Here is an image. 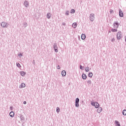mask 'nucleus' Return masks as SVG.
Wrapping results in <instances>:
<instances>
[{"instance_id": "5701e85b", "label": "nucleus", "mask_w": 126, "mask_h": 126, "mask_svg": "<svg viewBox=\"0 0 126 126\" xmlns=\"http://www.w3.org/2000/svg\"><path fill=\"white\" fill-rule=\"evenodd\" d=\"M92 76H93V73H92V72L89 73V77H92Z\"/></svg>"}, {"instance_id": "1a4fd4ad", "label": "nucleus", "mask_w": 126, "mask_h": 126, "mask_svg": "<svg viewBox=\"0 0 126 126\" xmlns=\"http://www.w3.org/2000/svg\"><path fill=\"white\" fill-rule=\"evenodd\" d=\"M61 74L62 76H65V75H66V72H65V70H63L61 72Z\"/></svg>"}, {"instance_id": "bb28decb", "label": "nucleus", "mask_w": 126, "mask_h": 126, "mask_svg": "<svg viewBox=\"0 0 126 126\" xmlns=\"http://www.w3.org/2000/svg\"><path fill=\"white\" fill-rule=\"evenodd\" d=\"M75 103H79V99L78 98H76Z\"/></svg>"}, {"instance_id": "f3484780", "label": "nucleus", "mask_w": 126, "mask_h": 126, "mask_svg": "<svg viewBox=\"0 0 126 126\" xmlns=\"http://www.w3.org/2000/svg\"><path fill=\"white\" fill-rule=\"evenodd\" d=\"M85 38H86V36L85 34H82V35H81V39H82V40H85Z\"/></svg>"}, {"instance_id": "0eeeda50", "label": "nucleus", "mask_w": 126, "mask_h": 126, "mask_svg": "<svg viewBox=\"0 0 126 126\" xmlns=\"http://www.w3.org/2000/svg\"><path fill=\"white\" fill-rule=\"evenodd\" d=\"M119 16L120 17H124V13L121 9H119Z\"/></svg>"}, {"instance_id": "9b49d317", "label": "nucleus", "mask_w": 126, "mask_h": 126, "mask_svg": "<svg viewBox=\"0 0 126 126\" xmlns=\"http://www.w3.org/2000/svg\"><path fill=\"white\" fill-rule=\"evenodd\" d=\"M94 107H95V108H96V109H97V108H99V107H100V105L99 104V103H98V102H95Z\"/></svg>"}, {"instance_id": "dca6fc26", "label": "nucleus", "mask_w": 126, "mask_h": 126, "mask_svg": "<svg viewBox=\"0 0 126 126\" xmlns=\"http://www.w3.org/2000/svg\"><path fill=\"white\" fill-rule=\"evenodd\" d=\"M25 86V84L24 83H22L20 86V88H24Z\"/></svg>"}, {"instance_id": "58836bf2", "label": "nucleus", "mask_w": 126, "mask_h": 126, "mask_svg": "<svg viewBox=\"0 0 126 126\" xmlns=\"http://www.w3.org/2000/svg\"><path fill=\"white\" fill-rule=\"evenodd\" d=\"M112 12H114V10L111 9L110 10V13H112Z\"/></svg>"}, {"instance_id": "423d86ee", "label": "nucleus", "mask_w": 126, "mask_h": 126, "mask_svg": "<svg viewBox=\"0 0 126 126\" xmlns=\"http://www.w3.org/2000/svg\"><path fill=\"white\" fill-rule=\"evenodd\" d=\"M24 5H25V7H28L29 6V2L27 0H25L24 2Z\"/></svg>"}, {"instance_id": "a19ab883", "label": "nucleus", "mask_w": 126, "mask_h": 126, "mask_svg": "<svg viewBox=\"0 0 126 126\" xmlns=\"http://www.w3.org/2000/svg\"><path fill=\"white\" fill-rule=\"evenodd\" d=\"M125 42H126V37L125 38Z\"/></svg>"}, {"instance_id": "c756f323", "label": "nucleus", "mask_w": 126, "mask_h": 126, "mask_svg": "<svg viewBox=\"0 0 126 126\" xmlns=\"http://www.w3.org/2000/svg\"><path fill=\"white\" fill-rule=\"evenodd\" d=\"M65 15H69V11H66V12H65Z\"/></svg>"}, {"instance_id": "b1692460", "label": "nucleus", "mask_w": 126, "mask_h": 126, "mask_svg": "<svg viewBox=\"0 0 126 126\" xmlns=\"http://www.w3.org/2000/svg\"><path fill=\"white\" fill-rule=\"evenodd\" d=\"M56 112L58 113H60V107H57V108H56Z\"/></svg>"}, {"instance_id": "f8f14e48", "label": "nucleus", "mask_w": 126, "mask_h": 126, "mask_svg": "<svg viewBox=\"0 0 126 126\" xmlns=\"http://www.w3.org/2000/svg\"><path fill=\"white\" fill-rule=\"evenodd\" d=\"M9 116L10 117H11V118H13V117H14V112H13V111L10 112Z\"/></svg>"}, {"instance_id": "f03ea898", "label": "nucleus", "mask_w": 126, "mask_h": 126, "mask_svg": "<svg viewBox=\"0 0 126 126\" xmlns=\"http://www.w3.org/2000/svg\"><path fill=\"white\" fill-rule=\"evenodd\" d=\"M1 27H2V28H7L8 27V24H7L5 22H2L1 23Z\"/></svg>"}, {"instance_id": "a878e982", "label": "nucleus", "mask_w": 126, "mask_h": 126, "mask_svg": "<svg viewBox=\"0 0 126 126\" xmlns=\"http://www.w3.org/2000/svg\"><path fill=\"white\" fill-rule=\"evenodd\" d=\"M23 26H24L25 28H26V27H27V23L26 22L24 23Z\"/></svg>"}, {"instance_id": "20e7f679", "label": "nucleus", "mask_w": 126, "mask_h": 126, "mask_svg": "<svg viewBox=\"0 0 126 126\" xmlns=\"http://www.w3.org/2000/svg\"><path fill=\"white\" fill-rule=\"evenodd\" d=\"M119 25H120V24H119V23H118V21H115L113 23V27H114V28H115V29H118Z\"/></svg>"}, {"instance_id": "6e6552de", "label": "nucleus", "mask_w": 126, "mask_h": 126, "mask_svg": "<svg viewBox=\"0 0 126 126\" xmlns=\"http://www.w3.org/2000/svg\"><path fill=\"white\" fill-rule=\"evenodd\" d=\"M20 121L22 123H23V121L25 120L24 116L23 115H21L20 117Z\"/></svg>"}, {"instance_id": "a211bd4d", "label": "nucleus", "mask_w": 126, "mask_h": 126, "mask_svg": "<svg viewBox=\"0 0 126 126\" xmlns=\"http://www.w3.org/2000/svg\"><path fill=\"white\" fill-rule=\"evenodd\" d=\"M26 73L24 71H21L20 72V74H21V75H22V76H24L25 75Z\"/></svg>"}, {"instance_id": "f257e3e1", "label": "nucleus", "mask_w": 126, "mask_h": 126, "mask_svg": "<svg viewBox=\"0 0 126 126\" xmlns=\"http://www.w3.org/2000/svg\"><path fill=\"white\" fill-rule=\"evenodd\" d=\"M89 19L91 22H93L95 19V15L94 13H92L90 15Z\"/></svg>"}, {"instance_id": "79ce46f5", "label": "nucleus", "mask_w": 126, "mask_h": 126, "mask_svg": "<svg viewBox=\"0 0 126 126\" xmlns=\"http://www.w3.org/2000/svg\"><path fill=\"white\" fill-rule=\"evenodd\" d=\"M11 108H12V107H10V109H11Z\"/></svg>"}, {"instance_id": "e433bc0d", "label": "nucleus", "mask_w": 126, "mask_h": 126, "mask_svg": "<svg viewBox=\"0 0 126 126\" xmlns=\"http://www.w3.org/2000/svg\"><path fill=\"white\" fill-rule=\"evenodd\" d=\"M80 69H83L82 65H80Z\"/></svg>"}, {"instance_id": "412c9836", "label": "nucleus", "mask_w": 126, "mask_h": 126, "mask_svg": "<svg viewBox=\"0 0 126 126\" xmlns=\"http://www.w3.org/2000/svg\"><path fill=\"white\" fill-rule=\"evenodd\" d=\"M112 32H118V30L116 29H112L111 30Z\"/></svg>"}, {"instance_id": "4be33fe9", "label": "nucleus", "mask_w": 126, "mask_h": 126, "mask_svg": "<svg viewBox=\"0 0 126 126\" xmlns=\"http://www.w3.org/2000/svg\"><path fill=\"white\" fill-rule=\"evenodd\" d=\"M75 107H76L77 108L79 107V102H75Z\"/></svg>"}, {"instance_id": "ea45409f", "label": "nucleus", "mask_w": 126, "mask_h": 126, "mask_svg": "<svg viewBox=\"0 0 126 126\" xmlns=\"http://www.w3.org/2000/svg\"><path fill=\"white\" fill-rule=\"evenodd\" d=\"M63 25H65V23H63Z\"/></svg>"}, {"instance_id": "ddd939ff", "label": "nucleus", "mask_w": 126, "mask_h": 126, "mask_svg": "<svg viewBox=\"0 0 126 126\" xmlns=\"http://www.w3.org/2000/svg\"><path fill=\"white\" fill-rule=\"evenodd\" d=\"M47 18H48V19H50V18H51V17L52 16V15L51 14V13H48L47 14Z\"/></svg>"}, {"instance_id": "c85d7f7f", "label": "nucleus", "mask_w": 126, "mask_h": 126, "mask_svg": "<svg viewBox=\"0 0 126 126\" xmlns=\"http://www.w3.org/2000/svg\"><path fill=\"white\" fill-rule=\"evenodd\" d=\"M75 12V10L74 9H72L71 10V13H74Z\"/></svg>"}, {"instance_id": "4468645a", "label": "nucleus", "mask_w": 126, "mask_h": 126, "mask_svg": "<svg viewBox=\"0 0 126 126\" xmlns=\"http://www.w3.org/2000/svg\"><path fill=\"white\" fill-rule=\"evenodd\" d=\"M102 110H103V109H102V107L98 108L97 110V113H98V114H100V113L102 112Z\"/></svg>"}, {"instance_id": "7ed1b4c3", "label": "nucleus", "mask_w": 126, "mask_h": 126, "mask_svg": "<svg viewBox=\"0 0 126 126\" xmlns=\"http://www.w3.org/2000/svg\"><path fill=\"white\" fill-rule=\"evenodd\" d=\"M117 40H121L122 39V32H119L117 33Z\"/></svg>"}, {"instance_id": "c9c22d12", "label": "nucleus", "mask_w": 126, "mask_h": 126, "mask_svg": "<svg viewBox=\"0 0 126 126\" xmlns=\"http://www.w3.org/2000/svg\"><path fill=\"white\" fill-rule=\"evenodd\" d=\"M32 64H34V65H35V60H33Z\"/></svg>"}, {"instance_id": "6ab92c4d", "label": "nucleus", "mask_w": 126, "mask_h": 126, "mask_svg": "<svg viewBox=\"0 0 126 126\" xmlns=\"http://www.w3.org/2000/svg\"><path fill=\"white\" fill-rule=\"evenodd\" d=\"M115 124L118 126H121V125L120 124V122H119V121L116 120L115 121Z\"/></svg>"}, {"instance_id": "2f4dec72", "label": "nucleus", "mask_w": 126, "mask_h": 126, "mask_svg": "<svg viewBox=\"0 0 126 126\" xmlns=\"http://www.w3.org/2000/svg\"><path fill=\"white\" fill-rule=\"evenodd\" d=\"M16 65L17 66H18V67H20L21 66L20 64L19 63H17Z\"/></svg>"}, {"instance_id": "393cba45", "label": "nucleus", "mask_w": 126, "mask_h": 126, "mask_svg": "<svg viewBox=\"0 0 126 126\" xmlns=\"http://www.w3.org/2000/svg\"><path fill=\"white\" fill-rule=\"evenodd\" d=\"M123 115H124V116H126V110H123Z\"/></svg>"}, {"instance_id": "473e14b6", "label": "nucleus", "mask_w": 126, "mask_h": 126, "mask_svg": "<svg viewBox=\"0 0 126 126\" xmlns=\"http://www.w3.org/2000/svg\"><path fill=\"white\" fill-rule=\"evenodd\" d=\"M95 102H92L91 103L92 106H94V107H95Z\"/></svg>"}, {"instance_id": "9d476101", "label": "nucleus", "mask_w": 126, "mask_h": 126, "mask_svg": "<svg viewBox=\"0 0 126 126\" xmlns=\"http://www.w3.org/2000/svg\"><path fill=\"white\" fill-rule=\"evenodd\" d=\"M82 78L83 79H86L87 78V76H86V74L83 73L82 75Z\"/></svg>"}, {"instance_id": "cd10ccee", "label": "nucleus", "mask_w": 126, "mask_h": 126, "mask_svg": "<svg viewBox=\"0 0 126 126\" xmlns=\"http://www.w3.org/2000/svg\"><path fill=\"white\" fill-rule=\"evenodd\" d=\"M85 70L87 72H88V71H89V67H87L86 68H85Z\"/></svg>"}, {"instance_id": "4c0bfd02", "label": "nucleus", "mask_w": 126, "mask_h": 126, "mask_svg": "<svg viewBox=\"0 0 126 126\" xmlns=\"http://www.w3.org/2000/svg\"><path fill=\"white\" fill-rule=\"evenodd\" d=\"M23 104H24V105H26V104H27V102L26 101H24Z\"/></svg>"}, {"instance_id": "7c9ffc66", "label": "nucleus", "mask_w": 126, "mask_h": 126, "mask_svg": "<svg viewBox=\"0 0 126 126\" xmlns=\"http://www.w3.org/2000/svg\"><path fill=\"white\" fill-rule=\"evenodd\" d=\"M111 42H112V43H114V42H115V37H113L111 39Z\"/></svg>"}, {"instance_id": "f704fd0d", "label": "nucleus", "mask_w": 126, "mask_h": 126, "mask_svg": "<svg viewBox=\"0 0 126 126\" xmlns=\"http://www.w3.org/2000/svg\"><path fill=\"white\" fill-rule=\"evenodd\" d=\"M18 56H19V57H22L23 55H22V54L20 53L19 54H18Z\"/></svg>"}, {"instance_id": "2eb2a0df", "label": "nucleus", "mask_w": 126, "mask_h": 126, "mask_svg": "<svg viewBox=\"0 0 126 126\" xmlns=\"http://www.w3.org/2000/svg\"><path fill=\"white\" fill-rule=\"evenodd\" d=\"M73 28H76L77 24L76 23H73L72 25Z\"/></svg>"}, {"instance_id": "72a5a7b5", "label": "nucleus", "mask_w": 126, "mask_h": 126, "mask_svg": "<svg viewBox=\"0 0 126 126\" xmlns=\"http://www.w3.org/2000/svg\"><path fill=\"white\" fill-rule=\"evenodd\" d=\"M57 69H60V68H61V67L60 66V65H58L57 66Z\"/></svg>"}, {"instance_id": "39448f33", "label": "nucleus", "mask_w": 126, "mask_h": 126, "mask_svg": "<svg viewBox=\"0 0 126 126\" xmlns=\"http://www.w3.org/2000/svg\"><path fill=\"white\" fill-rule=\"evenodd\" d=\"M57 43L55 42L54 44V45H53V48H54V51L55 52V53H58V46H57Z\"/></svg>"}, {"instance_id": "aec40b11", "label": "nucleus", "mask_w": 126, "mask_h": 126, "mask_svg": "<svg viewBox=\"0 0 126 126\" xmlns=\"http://www.w3.org/2000/svg\"><path fill=\"white\" fill-rule=\"evenodd\" d=\"M88 85H90L92 83V81H91V80H89L87 81Z\"/></svg>"}]
</instances>
